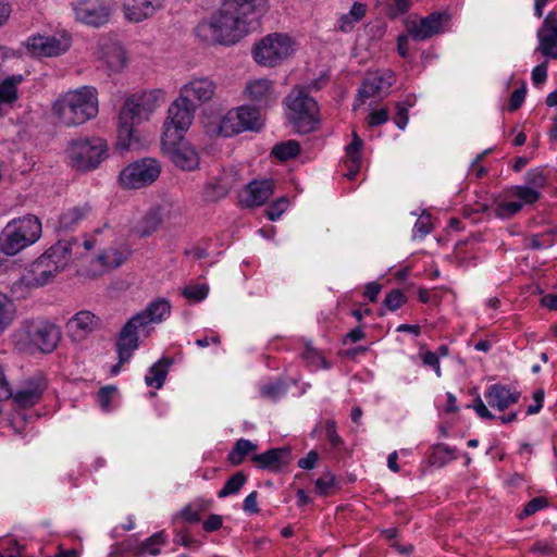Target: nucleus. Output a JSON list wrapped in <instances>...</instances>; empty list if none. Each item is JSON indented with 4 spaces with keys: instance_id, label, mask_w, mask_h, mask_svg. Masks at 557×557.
<instances>
[{
    "instance_id": "nucleus-1",
    "label": "nucleus",
    "mask_w": 557,
    "mask_h": 557,
    "mask_svg": "<svg viewBox=\"0 0 557 557\" xmlns=\"http://www.w3.org/2000/svg\"><path fill=\"white\" fill-rule=\"evenodd\" d=\"M253 12L255 3L251 1L224 0L216 10L198 22L194 34L208 46H233L249 33Z\"/></svg>"
},
{
    "instance_id": "nucleus-2",
    "label": "nucleus",
    "mask_w": 557,
    "mask_h": 557,
    "mask_svg": "<svg viewBox=\"0 0 557 557\" xmlns=\"http://www.w3.org/2000/svg\"><path fill=\"white\" fill-rule=\"evenodd\" d=\"M164 100V91L161 89L146 90L126 97L119 113V149L129 150L138 146L139 135L137 127L148 121Z\"/></svg>"
},
{
    "instance_id": "nucleus-3",
    "label": "nucleus",
    "mask_w": 557,
    "mask_h": 557,
    "mask_svg": "<svg viewBox=\"0 0 557 557\" xmlns=\"http://www.w3.org/2000/svg\"><path fill=\"white\" fill-rule=\"evenodd\" d=\"M78 243H55L36 261L26 268L13 283L12 290L24 295L27 290L42 287L53 281L71 262L72 250Z\"/></svg>"
},
{
    "instance_id": "nucleus-4",
    "label": "nucleus",
    "mask_w": 557,
    "mask_h": 557,
    "mask_svg": "<svg viewBox=\"0 0 557 557\" xmlns=\"http://www.w3.org/2000/svg\"><path fill=\"white\" fill-rule=\"evenodd\" d=\"M98 112V91L92 86H82L60 95L51 108L55 122L66 127L83 125L94 120Z\"/></svg>"
},
{
    "instance_id": "nucleus-5",
    "label": "nucleus",
    "mask_w": 557,
    "mask_h": 557,
    "mask_svg": "<svg viewBox=\"0 0 557 557\" xmlns=\"http://www.w3.org/2000/svg\"><path fill=\"white\" fill-rule=\"evenodd\" d=\"M40 220L34 214H26L7 223L0 233V268L4 257H13L34 245L41 236Z\"/></svg>"
},
{
    "instance_id": "nucleus-6",
    "label": "nucleus",
    "mask_w": 557,
    "mask_h": 557,
    "mask_svg": "<svg viewBox=\"0 0 557 557\" xmlns=\"http://www.w3.org/2000/svg\"><path fill=\"white\" fill-rule=\"evenodd\" d=\"M285 104L287 120L297 133L307 134L317 128L318 103L305 88H294L286 97Z\"/></svg>"
},
{
    "instance_id": "nucleus-7",
    "label": "nucleus",
    "mask_w": 557,
    "mask_h": 557,
    "mask_svg": "<svg viewBox=\"0 0 557 557\" xmlns=\"http://www.w3.org/2000/svg\"><path fill=\"white\" fill-rule=\"evenodd\" d=\"M65 152L72 168L86 172L99 168L109 156V147L100 137H78L67 143Z\"/></svg>"
},
{
    "instance_id": "nucleus-8",
    "label": "nucleus",
    "mask_w": 557,
    "mask_h": 557,
    "mask_svg": "<svg viewBox=\"0 0 557 557\" xmlns=\"http://www.w3.org/2000/svg\"><path fill=\"white\" fill-rule=\"evenodd\" d=\"M295 42L287 34L272 33L260 39L252 49L255 61L268 67H274L290 57Z\"/></svg>"
},
{
    "instance_id": "nucleus-9",
    "label": "nucleus",
    "mask_w": 557,
    "mask_h": 557,
    "mask_svg": "<svg viewBox=\"0 0 557 557\" xmlns=\"http://www.w3.org/2000/svg\"><path fill=\"white\" fill-rule=\"evenodd\" d=\"M541 194L525 186L517 185L505 190L503 197L495 200L493 214L498 219H510L519 213L524 206L533 205Z\"/></svg>"
},
{
    "instance_id": "nucleus-10",
    "label": "nucleus",
    "mask_w": 557,
    "mask_h": 557,
    "mask_svg": "<svg viewBox=\"0 0 557 557\" xmlns=\"http://www.w3.org/2000/svg\"><path fill=\"white\" fill-rule=\"evenodd\" d=\"M162 150L183 171H194L199 166V153L184 136L174 137L172 132L162 135Z\"/></svg>"
},
{
    "instance_id": "nucleus-11",
    "label": "nucleus",
    "mask_w": 557,
    "mask_h": 557,
    "mask_svg": "<svg viewBox=\"0 0 557 557\" xmlns=\"http://www.w3.org/2000/svg\"><path fill=\"white\" fill-rule=\"evenodd\" d=\"M161 173L160 163L152 158H144L127 165L119 176L126 188H141L152 184Z\"/></svg>"
},
{
    "instance_id": "nucleus-12",
    "label": "nucleus",
    "mask_w": 557,
    "mask_h": 557,
    "mask_svg": "<svg viewBox=\"0 0 557 557\" xmlns=\"http://www.w3.org/2000/svg\"><path fill=\"white\" fill-rule=\"evenodd\" d=\"M72 45L71 36L63 34L55 35H33L26 42L27 51L37 58H55L66 53Z\"/></svg>"
},
{
    "instance_id": "nucleus-13",
    "label": "nucleus",
    "mask_w": 557,
    "mask_h": 557,
    "mask_svg": "<svg viewBox=\"0 0 557 557\" xmlns=\"http://www.w3.org/2000/svg\"><path fill=\"white\" fill-rule=\"evenodd\" d=\"M196 112V104L184 100L180 95L170 104L168 116L163 124V134L172 132L174 137H182L193 124Z\"/></svg>"
},
{
    "instance_id": "nucleus-14",
    "label": "nucleus",
    "mask_w": 557,
    "mask_h": 557,
    "mask_svg": "<svg viewBox=\"0 0 557 557\" xmlns=\"http://www.w3.org/2000/svg\"><path fill=\"white\" fill-rule=\"evenodd\" d=\"M448 20L449 15L445 12L431 13L425 17L409 16L406 20V29L414 40L421 41L444 32Z\"/></svg>"
},
{
    "instance_id": "nucleus-15",
    "label": "nucleus",
    "mask_w": 557,
    "mask_h": 557,
    "mask_svg": "<svg viewBox=\"0 0 557 557\" xmlns=\"http://www.w3.org/2000/svg\"><path fill=\"white\" fill-rule=\"evenodd\" d=\"M26 335L38 350L41 352H51L55 349L61 333L54 324L47 321H38L27 326Z\"/></svg>"
},
{
    "instance_id": "nucleus-16",
    "label": "nucleus",
    "mask_w": 557,
    "mask_h": 557,
    "mask_svg": "<svg viewBox=\"0 0 557 557\" xmlns=\"http://www.w3.org/2000/svg\"><path fill=\"white\" fill-rule=\"evenodd\" d=\"M73 11L77 21L100 26L110 18V8L104 0H81L73 4Z\"/></svg>"
},
{
    "instance_id": "nucleus-17",
    "label": "nucleus",
    "mask_w": 557,
    "mask_h": 557,
    "mask_svg": "<svg viewBox=\"0 0 557 557\" xmlns=\"http://www.w3.org/2000/svg\"><path fill=\"white\" fill-rule=\"evenodd\" d=\"M394 83V74L389 71L374 72L367 75L361 88L358 92V99L354 104L356 110L366 99L372 97H382L387 94L389 87Z\"/></svg>"
},
{
    "instance_id": "nucleus-18",
    "label": "nucleus",
    "mask_w": 557,
    "mask_h": 557,
    "mask_svg": "<svg viewBox=\"0 0 557 557\" xmlns=\"http://www.w3.org/2000/svg\"><path fill=\"white\" fill-rule=\"evenodd\" d=\"M146 326L136 315L132 317L122 327L116 343L117 354L121 362H127L138 347L139 331Z\"/></svg>"
},
{
    "instance_id": "nucleus-19",
    "label": "nucleus",
    "mask_w": 557,
    "mask_h": 557,
    "mask_svg": "<svg viewBox=\"0 0 557 557\" xmlns=\"http://www.w3.org/2000/svg\"><path fill=\"white\" fill-rule=\"evenodd\" d=\"M216 91V84L208 77L193 78L182 86L180 96L189 103L199 104L213 99Z\"/></svg>"
},
{
    "instance_id": "nucleus-20",
    "label": "nucleus",
    "mask_w": 557,
    "mask_h": 557,
    "mask_svg": "<svg viewBox=\"0 0 557 557\" xmlns=\"http://www.w3.org/2000/svg\"><path fill=\"white\" fill-rule=\"evenodd\" d=\"M536 36L539 46L535 51L547 59L557 60V16L553 12L546 15Z\"/></svg>"
},
{
    "instance_id": "nucleus-21",
    "label": "nucleus",
    "mask_w": 557,
    "mask_h": 557,
    "mask_svg": "<svg viewBox=\"0 0 557 557\" xmlns=\"http://www.w3.org/2000/svg\"><path fill=\"white\" fill-rule=\"evenodd\" d=\"M101 325V320L91 311L83 310L74 314L66 323L69 336L82 342Z\"/></svg>"
},
{
    "instance_id": "nucleus-22",
    "label": "nucleus",
    "mask_w": 557,
    "mask_h": 557,
    "mask_svg": "<svg viewBox=\"0 0 557 557\" xmlns=\"http://www.w3.org/2000/svg\"><path fill=\"white\" fill-rule=\"evenodd\" d=\"M161 9L160 0H127L123 4V15L131 23H140L152 17Z\"/></svg>"
},
{
    "instance_id": "nucleus-23",
    "label": "nucleus",
    "mask_w": 557,
    "mask_h": 557,
    "mask_svg": "<svg viewBox=\"0 0 557 557\" xmlns=\"http://www.w3.org/2000/svg\"><path fill=\"white\" fill-rule=\"evenodd\" d=\"M126 249L109 248L102 251L90 263L88 274L90 276H99L103 273L120 267L127 258Z\"/></svg>"
},
{
    "instance_id": "nucleus-24",
    "label": "nucleus",
    "mask_w": 557,
    "mask_h": 557,
    "mask_svg": "<svg viewBox=\"0 0 557 557\" xmlns=\"http://www.w3.org/2000/svg\"><path fill=\"white\" fill-rule=\"evenodd\" d=\"M484 397L492 408L504 411L519 401L520 392L496 383L486 388Z\"/></svg>"
},
{
    "instance_id": "nucleus-25",
    "label": "nucleus",
    "mask_w": 557,
    "mask_h": 557,
    "mask_svg": "<svg viewBox=\"0 0 557 557\" xmlns=\"http://www.w3.org/2000/svg\"><path fill=\"white\" fill-rule=\"evenodd\" d=\"M46 387V380L40 375L35 376L21 386L14 395V400L21 407H32L41 399Z\"/></svg>"
},
{
    "instance_id": "nucleus-26",
    "label": "nucleus",
    "mask_w": 557,
    "mask_h": 557,
    "mask_svg": "<svg viewBox=\"0 0 557 557\" xmlns=\"http://www.w3.org/2000/svg\"><path fill=\"white\" fill-rule=\"evenodd\" d=\"M239 113L236 109L226 112L216 123H210L206 126V132L210 136L231 137L243 132V124H239Z\"/></svg>"
},
{
    "instance_id": "nucleus-27",
    "label": "nucleus",
    "mask_w": 557,
    "mask_h": 557,
    "mask_svg": "<svg viewBox=\"0 0 557 557\" xmlns=\"http://www.w3.org/2000/svg\"><path fill=\"white\" fill-rule=\"evenodd\" d=\"M244 92L248 100L259 103L260 106H267L276 99L273 84L267 78L249 81Z\"/></svg>"
},
{
    "instance_id": "nucleus-28",
    "label": "nucleus",
    "mask_w": 557,
    "mask_h": 557,
    "mask_svg": "<svg viewBox=\"0 0 557 557\" xmlns=\"http://www.w3.org/2000/svg\"><path fill=\"white\" fill-rule=\"evenodd\" d=\"M99 58L111 72H120L127 63V53L119 42L102 44Z\"/></svg>"
},
{
    "instance_id": "nucleus-29",
    "label": "nucleus",
    "mask_w": 557,
    "mask_h": 557,
    "mask_svg": "<svg viewBox=\"0 0 557 557\" xmlns=\"http://www.w3.org/2000/svg\"><path fill=\"white\" fill-rule=\"evenodd\" d=\"M274 193V182L263 180L252 182L246 189L245 201L248 206H262Z\"/></svg>"
},
{
    "instance_id": "nucleus-30",
    "label": "nucleus",
    "mask_w": 557,
    "mask_h": 557,
    "mask_svg": "<svg viewBox=\"0 0 557 557\" xmlns=\"http://www.w3.org/2000/svg\"><path fill=\"white\" fill-rule=\"evenodd\" d=\"M171 313V305L165 299L151 302L144 311L135 314L147 327L151 323H160Z\"/></svg>"
},
{
    "instance_id": "nucleus-31",
    "label": "nucleus",
    "mask_w": 557,
    "mask_h": 557,
    "mask_svg": "<svg viewBox=\"0 0 557 557\" xmlns=\"http://www.w3.org/2000/svg\"><path fill=\"white\" fill-rule=\"evenodd\" d=\"M21 74L11 75L0 83V115L17 99V86L23 82Z\"/></svg>"
},
{
    "instance_id": "nucleus-32",
    "label": "nucleus",
    "mask_w": 557,
    "mask_h": 557,
    "mask_svg": "<svg viewBox=\"0 0 557 557\" xmlns=\"http://www.w3.org/2000/svg\"><path fill=\"white\" fill-rule=\"evenodd\" d=\"M289 450L286 448H272L265 453L255 455L251 460L259 468L277 470L282 465L286 463Z\"/></svg>"
},
{
    "instance_id": "nucleus-33",
    "label": "nucleus",
    "mask_w": 557,
    "mask_h": 557,
    "mask_svg": "<svg viewBox=\"0 0 557 557\" xmlns=\"http://www.w3.org/2000/svg\"><path fill=\"white\" fill-rule=\"evenodd\" d=\"M162 218L158 209H150L133 224V232L140 237L152 235L161 225Z\"/></svg>"
},
{
    "instance_id": "nucleus-34",
    "label": "nucleus",
    "mask_w": 557,
    "mask_h": 557,
    "mask_svg": "<svg viewBox=\"0 0 557 557\" xmlns=\"http://www.w3.org/2000/svg\"><path fill=\"white\" fill-rule=\"evenodd\" d=\"M234 185V180L231 176L223 175L220 178H214L209 182L205 189L203 195L208 201H215L225 197Z\"/></svg>"
},
{
    "instance_id": "nucleus-35",
    "label": "nucleus",
    "mask_w": 557,
    "mask_h": 557,
    "mask_svg": "<svg viewBox=\"0 0 557 557\" xmlns=\"http://www.w3.org/2000/svg\"><path fill=\"white\" fill-rule=\"evenodd\" d=\"M366 12L367 7L363 3L355 2L348 13H344L338 17L336 29L343 33L351 32L355 25L366 16Z\"/></svg>"
},
{
    "instance_id": "nucleus-36",
    "label": "nucleus",
    "mask_w": 557,
    "mask_h": 557,
    "mask_svg": "<svg viewBox=\"0 0 557 557\" xmlns=\"http://www.w3.org/2000/svg\"><path fill=\"white\" fill-rule=\"evenodd\" d=\"M362 146V140L358 137L356 133H354L352 141L346 148L345 160V163L348 168V173L346 175L350 180L354 178V176L358 173L360 169Z\"/></svg>"
},
{
    "instance_id": "nucleus-37",
    "label": "nucleus",
    "mask_w": 557,
    "mask_h": 557,
    "mask_svg": "<svg viewBox=\"0 0 557 557\" xmlns=\"http://www.w3.org/2000/svg\"><path fill=\"white\" fill-rule=\"evenodd\" d=\"M90 213L88 205L77 206L65 210L59 219V225L63 230H70L85 220Z\"/></svg>"
},
{
    "instance_id": "nucleus-38",
    "label": "nucleus",
    "mask_w": 557,
    "mask_h": 557,
    "mask_svg": "<svg viewBox=\"0 0 557 557\" xmlns=\"http://www.w3.org/2000/svg\"><path fill=\"white\" fill-rule=\"evenodd\" d=\"M458 455L455 448H451L445 444H437L432 447L429 455V462L432 466L442 468L450 461L457 459Z\"/></svg>"
},
{
    "instance_id": "nucleus-39",
    "label": "nucleus",
    "mask_w": 557,
    "mask_h": 557,
    "mask_svg": "<svg viewBox=\"0 0 557 557\" xmlns=\"http://www.w3.org/2000/svg\"><path fill=\"white\" fill-rule=\"evenodd\" d=\"M235 109L240 115L239 124H243V132L256 131L262 126L260 112L256 108L242 106Z\"/></svg>"
},
{
    "instance_id": "nucleus-40",
    "label": "nucleus",
    "mask_w": 557,
    "mask_h": 557,
    "mask_svg": "<svg viewBox=\"0 0 557 557\" xmlns=\"http://www.w3.org/2000/svg\"><path fill=\"white\" fill-rule=\"evenodd\" d=\"M170 366V360L161 359L156 362L148 371L145 382L148 386H152L154 388H161L165 381L168 374V368Z\"/></svg>"
},
{
    "instance_id": "nucleus-41",
    "label": "nucleus",
    "mask_w": 557,
    "mask_h": 557,
    "mask_svg": "<svg viewBox=\"0 0 557 557\" xmlns=\"http://www.w3.org/2000/svg\"><path fill=\"white\" fill-rule=\"evenodd\" d=\"M166 544V536L163 531L157 532L150 537H148L145 542H143L136 549L135 554L137 556H143L145 554H149L151 556H156L160 553L161 547Z\"/></svg>"
},
{
    "instance_id": "nucleus-42",
    "label": "nucleus",
    "mask_w": 557,
    "mask_h": 557,
    "mask_svg": "<svg viewBox=\"0 0 557 557\" xmlns=\"http://www.w3.org/2000/svg\"><path fill=\"white\" fill-rule=\"evenodd\" d=\"M257 448L258 446L251 441L240 438L235 443L233 449L227 456V459L232 465L238 466L244 461L245 457L249 453L255 451Z\"/></svg>"
},
{
    "instance_id": "nucleus-43",
    "label": "nucleus",
    "mask_w": 557,
    "mask_h": 557,
    "mask_svg": "<svg viewBox=\"0 0 557 557\" xmlns=\"http://www.w3.org/2000/svg\"><path fill=\"white\" fill-rule=\"evenodd\" d=\"M15 312L13 301L0 292V334L11 325L15 318Z\"/></svg>"
},
{
    "instance_id": "nucleus-44",
    "label": "nucleus",
    "mask_w": 557,
    "mask_h": 557,
    "mask_svg": "<svg viewBox=\"0 0 557 557\" xmlns=\"http://www.w3.org/2000/svg\"><path fill=\"white\" fill-rule=\"evenodd\" d=\"M299 144L296 140H287L274 146L272 153L281 161H286L298 156Z\"/></svg>"
},
{
    "instance_id": "nucleus-45",
    "label": "nucleus",
    "mask_w": 557,
    "mask_h": 557,
    "mask_svg": "<svg viewBox=\"0 0 557 557\" xmlns=\"http://www.w3.org/2000/svg\"><path fill=\"white\" fill-rule=\"evenodd\" d=\"M245 482H246L245 474L243 472H236L234 475H232L226 481L223 488L218 493V496L220 498H223L228 495L236 494L243 487Z\"/></svg>"
},
{
    "instance_id": "nucleus-46",
    "label": "nucleus",
    "mask_w": 557,
    "mask_h": 557,
    "mask_svg": "<svg viewBox=\"0 0 557 557\" xmlns=\"http://www.w3.org/2000/svg\"><path fill=\"white\" fill-rule=\"evenodd\" d=\"M304 359L307 361V363L311 367H314L317 369H330L331 364L324 359V357L314 349L311 346H306V349L302 354Z\"/></svg>"
},
{
    "instance_id": "nucleus-47",
    "label": "nucleus",
    "mask_w": 557,
    "mask_h": 557,
    "mask_svg": "<svg viewBox=\"0 0 557 557\" xmlns=\"http://www.w3.org/2000/svg\"><path fill=\"white\" fill-rule=\"evenodd\" d=\"M58 243H78L77 248L72 250L71 261L81 258L84 251H90L97 247V240L94 238H85L83 242L79 240L78 238H72L59 240Z\"/></svg>"
},
{
    "instance_id": "nucleus-48",
    "label": "nucleus",
    "mask_w": 557,
    "mask_h": 557,
    "mask_svg": "<svg viewBox=\"0 0 557 557\" xmlns=\"http://www.w3.org/2000/svg\"><path fill=\"white\" fill-rule=\"evenodd\" d=\"M527 183L529 184V188H533L540 193V189L546 186V176L544 172L540 169H532L528 171L525 175Z\"/></svg>"
},
{
    "instance_id": "nucleus-49",
    "label": "nucleus",
    "mask_w": 557,
    "mask_h": 557,
    "mask_svg": "<svg viewBox=\"0 0 557 557\" xmlns=\"http://www.w3.org/2000/svg\"><path fill=\"white\" fill-rule=\"evenodd\" d=\"M433 230L431 215L430 214H422L417 220L414 227H413V237L414 238H423L426 236L431 231Z\"/></svg>"
},
{
    "instance_id": "nucleus-50",
    "label": "nucleus",
    "mask_w": 557,
    "mask_h": 557,
    "mask_svg": "<svg viewBox=\"0 0 557 557\" xmlns=\"http://www.w3.org/2000/svg\"><path fill=\"white\" fill-rule=\"evenodd\" d=\"M115 394L114 386H106L98 392V403L102 410L110 411L112 409L111 403Z\"/></svg>"
},
{
    "instance_id": "nucleus-51",
    "label": "nucleus",
    "mask_w": 557,
    "mask_h": 557,
    "mask_svg": "<svg viewBox=\"0 0 557 557\" xmlns=\"http://www.w3.org/2000/svg\"><path fill=\"white\" fill-rule=\"evenodd\" d=\"M183 295L191 301H201L208 295V287L206 285H191L183 290Z\"/></svg>"
},
{
    "instance_id": "nucleus-52",
    "label": "nucleus",
    "mask_w": 557,
    "mask_h": 557,
    "mask_svg": "<svg viewBox=\"0 0 557 557\" xmlns=\"http://www.w3.org/2000/svg\"><path fill=\"white\" fill-rule=\"evenodd\" d=\"M406 301L405 295L399 289H394L385 297V306L392 310L395 311L399 309Z\"/></svg>"
},
{
    "instance_id": "nucleus-53",
    "label": "nucleus",
    "mask_w": 557,
    "mask_h": 557,
    "mask_svg": "<svg viewBox=\"0 0 557 557\" xmlns=\"http://www.w3.org/2000/svg\"><path fill=\"white\" fill-rule=\"evenodd\" d=\"M288 200L284 197L277 199L267 211L271 221L277 220L281 214L287 209Z\"/></svg>"
},
{
    "instance_id": "nucleus-54",
    "label": "nucleus",
    "mask_w": 557,
    "mask_h": 557,
    "mask_svg": "<svg viewBox=\"0 0 557 557\" xmlns=\"http://www.w3.org/2000/svg\"><path fill=\"white\" fill-rule=\"evenodd\" d=\"M412 103L413 102H411V101L397 103V107H396L397 112H396L395 122H396L397 126L401 129H404L408 123V115H407L408 107H411Z\"/></svg>"
},
{
    "instance_id": "nucleus-55",
    "label": "nucleus",
    "mask_w": 557,
    "mask_h": 557,
    "mask_svg": "<svg viewBox=\"0 0 557 557\" xmlns=\"http://www.w3.org/2000/svg\"><path fill=\"white\" fill-rule=\"evenodd\" d=\"M334 485V476L331 473H324L315 481V487L322 495H326Z\"/></svg>"
},
{
    "instance_id": "nucleus-56",
    "label": "nucleus",
    "mask_w": 557,
    "mask_h": 557,
    "mask_svg": "<svg viewBox=\"0 0 557 557\" xmlns=\"http://www.w3.org/2000/svg\"><path fill=\"white\" fill-rule=\"evenodd\" d=\"M525 94H527V89H525L524 86H522L521 88L516 89L512 92V95L510 97V101H509V109L511 111H516L517 109H519L521 107V104L524 101Z\"/></svg>"
},
{
    "instance_id": "nucleus-57",
    "label": "nucleus",
    "mask_w": 557,
    "mask_h": 557,
    "mask_svg": "<svg viewBox=\"0 0 557 557\" xmlns=\"http://www.w3.org/2000/svg\"><path fill=\"white\" fill-rule=\"evenodd\" d=\"M547 78V64L543 62L536 65L532 71V82L534 85H542Z\"/></svg>"
},
{
    "instance_id": "nucleus-58",
    "label": "nucleus",
    "mask_w": 557,
    "mask_h": 557,
    "mask_svg": "<svg viewBox=\"0 0 557 557\" xmlns=\"http://www.w3.org/2000/svg\"><path fill=\"white\" fill-rule=\"evenodd\" d=\"M546 505H547V503H546L545 498H542V497L533 498L525 505L522 515L523 516L533 515L534 512L543 509Z\"/></svg>"
},
{
    "instance_id": "nucleus-59",
    "label": "nucleus",
    "mask_w": 557,
    "mask_h": 557,
    "mask_svg": "<svg viewBox=\"0 0 557 557\" xmlns=\"http://www.w3.org/2000/svg\"><path fill=\"white\" fill-rule=\"evenodd\" d=\"M387 120H388V111L386 109H381V110L373 111L369 115L368 124L370 126H379V125L386 123Z\"/></svg>"
},
{
    "instance_id": "nucleus-60",
    "label": "nucleus",
    "mask_w": 557,
    "mask_h": 557,
    "mask_svg": "<svg viewBox=\"0 0 557 557\" xmlns=\"http://www.w3.org/2000/svg\"><path fill=\"white\" fill-rule=\"evenodd\" d=\"M325 433L332 446L337 447L342 444L341 436L336 433V425L334 421H327L325 425Z\"/></svg>"
},
{
    "instance_id": "nucleus-61",
    "label": "nucleus",
    "mask_w": 557,
    "mask_h": 557,
    "mask_svg": "<svg viewBox=\"0 0 557 557\" xmlns=\"http://www.w3.org/2000/svg\"><path fill=\"white\" fill-rule=\"evenodd\" d=\"M422 362H423V364L433 368L438 377L442 375L440 360H438V357L434 352L428 351V352L423 354Z\"/></svg>"
},
{
    "instance_id": "nucleus-62",
    "label": "nucleus",
    "mask_w": 557,
    "mask_h": 557,
    "mask_svg": "<svg viewBox=\"0 0 557 557\" xmlns=\"http://www.w3.org/2000/svg\"><path fill=\"white\" fill-rule=\"evenodd\" d=\"M472 408L481 419H495V416L488 410L480 397L474 400Z\"/></svg>"
},
{
    "instance_id": "nucleus-63",
    "label": "nucleus",
    "mask_w": 557,
    "mask_h": 557,
    "mask_svg": "<svg viewBox=\"0 0 557 557\" xmlns=\"http://www.w3.org/2000/svg\"><path fill=\"white\" fill-rule=\"evenodd\" d=\"M409 8V0H395L394 3L389 7L388 13L392 17H395L399 14L407 12Z\"/></svg>"
},
{
    "instance_id": "nucleus-64",
    "label": "nucleus",
    "mask_w": 557,
    "mask_h": 557,
    "mask_svg": "<svg viewBox=\"0 0 557 557\" xmlns=\"http://www.w3.org/2000/svg\"><path fill=\"white\" fill-rule=\"evenodd\" d=\"M543 400H544V392L542 389H537L536 392H534L533 405H531L527 408V414L537 413L543 407Z\"/></svg>"
}]
</instances>
